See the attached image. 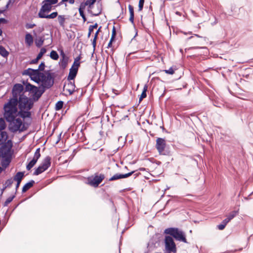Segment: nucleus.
Returning <instances> with one entry per match:
<instances>
[{
  "label": "nucleus",
  "mask_w": 253,
  "mask_h": 253,
  "mask_svg": "<svg viewBox=\"0 0 253 253\" xmlns=\"http://www.w3.org/2000/svg\"><path fill=\"white\" fill-rule=\"evenodd\" d=\"M18 103H19V116L23 119L31 118V113L30 110L33 107V100L25 95L21 96L18 100Z\"/></svg>",
  "instance_id": "nucleus-1"
},
{
  "label": "nucleus",
  "mask_w": 253,
  "mask_h": 253,
  "mask_svg": "<svg viewBox=\"0 0 253 253\" xmlns=\"http://www.w3.org/2000/svg\"><path fill=\"white\" fill-rule=\"evenodd\" d=\"M18 103L15 99H10L3 106V117L6 121H10L13 117L19 116L17 109Z\"/></svg>",
  "instance_id": "nucleus-2"
},
{
  "label": "nucleus",
  "mask_w": 253,
  "mask_h": 253,
  "mask_svg": "<svg viewBox=\"0 0 253 253\" xmlns=\"http://www.w3.org/2000/svg\"><path fill=\"white\" fill-rule=\"evenodd\" d=\"M164 233L173 237L176 240L187 243L185 233L177 228H168L165 230Z\"/></svg>",
  "instance_id": "nucleus-3"
},
{
  "label": "nucleus",
  "mask_w": 253,
  "mask_h": 253,
  "mask_svg": "<svg viewBox=\"0 0 253 253\" xmlns=\"http://www.w3.org/2000/svg\"><path fill=\"white\" fill-rule=\"evenodd\" d=\"M7 122L9 123V129L12 132H16L18 131L22 132L25 129L24 125L19 118L13 117L12 120Z\"/></svg>",
  "instance_id": "nucleus-4"
},
{
  "label": "nucleus",
  "mask_w": 253,
  "mask_h": 253,
  "mask_svg": "<svg viewBox=\"0 0 253 253\" xmlns=\"http://www.w3.org/2000/svg\"><path fill=\"white\" fill-rule=\"evenodd\" d=\"M25 88L27 91H29L31 93V99L33 101H38L45 91L44 89L40 86L37 87L29 83L26 85Z\"/></svg>",
  "instance_id": "nucleus-5"
},
{
  "label": "nucleus",
  "mask_w": 253,
  "mask_h": 253,
  "mask_svg": "<svg viewBox=\"0 0 253 253\" xmlns=\"http://www.w3.org/2000/svg\"><path fill=\"white\" fill-rule=\"evenodd\" d=\"M41 85L40 86L42 89L45 90L50 88L54 84V80L50 73H48L46 75L42 73L40 78V82Z\"/></svg>",
  "instance_id": "nucleus-6"
},
{
  "label": "nucleus",
  "mask_w": 253,
  "mask_h": 253,
  "mask_svg": "<svg viewBox=\"0 0 253 253\" xmlns=\"http://www.w3.org/2000/svg\"><path fill=\"white\" fill-rule=\"evenodd\" d=\"M43 73L39 71V70L28 68L23 71V75L29 76L31 79L35 82L39 84L40 78Z\"/></svg>",
  "instance_id": "nucleus-7"
},
{
  "label": "nucleus",
  "mask_w": 253,
  "mask_h": 253,
  "mask_svg": "<svg viewBox=\"0 0 253 253\" xmlns=\"http://www.w3.org/2000/svg\"><path fill=\"white\" fill-rule=\"evenodd\" d=\"M165 251L168 253L176 252V247L172 237L166 236L165 238Z\"/></svg>",
  "instance_id": "nucleus-8"
},
{
  "label": "nucleus",
  "mask_w": 253,
  "mask_h": 253,
  "mask_svg": "<svg viewBox=\"0 0 253 253\" xmlns=\"http://www.w3.org/2000/svg\"><path fill=\"white\" fill-rule=\"evenodd\" d=\"M24 87L23 86L20 84H16L14 85L12 90V98L11 99H15L18 103V100L21 96H25L23 93Z\"/></svg>",
  "instance_id": "nucleus-9"
},
{
  "label": "nucleus",
  "mask_w": 253,
  "mask_h": 253,
  "mask_svg": "<svg viewBox=\"0 0 253 253\" xmlns=\"http://www.w3.org/2000/svg\"><path fill=\"white\" fill-rule=\"evenodd\" d=\"M80 62L79 59H75L73 65L70 69L69 75L67 78L68 81L74 80L77 76L78 68L80 66Z\"/></svg>",
  "instance_id": "nucleus-10"
},
{
  "label": "nucleus",
  "mask_w": 253,
  "mask_h": 253,
  "mask_svg": "<svg viewBox=\"0 0 253 253\" xmlns=\"http://www.w3.org/2000/svg\"><path fill=\"white\" fill-rule=\"evenodd\" d=\"M42 5L38 13V16L39 18L42 17L44 15L49 12L51 10L52 7V4L49 2H46L44 0L42 1Z\"/></svg>",
  "instance_id": "nucleus-11"
},
{
  "label": "nucleus",
  "mask_w": 253,
  "mask_h": 253,
  "mask_svg": "<svg viewBox=\"0 0 253 253\" xmlns=\"http://www.w3.org/2000/svg\"><path fill=\"white\" fill-rule=\"evenodd\" d=\"M12 146V143L11 141L8 140L6 144H4L1 147L0 151L1 157L5 158L9 155Z\"/></svg>",
  "instance_id": "nucleus-12"
},
{
  "label": "nucleus",
  "mask_w": 253,
  "mask_h": 253,
  "mask_svg": "<svg viewBox=\"0 0 253 253\" xmlns=\"http://www.w3.org/2000/svg\"><path fill=\"white\" fill-rule=\"evenodd\" d=\"M104 178V175L100 174L99 175H95L92 178L88 179V184L92 186L96 187Z\"/></svg>",
  "instance_id": "nucleus-13"
},
{
  "label": "nucleus",
  "mask_w": 253,
  "mask_h": 253,
  "mask_svg": "<svg viewBox=\"0 0 253 253\" xmlns=\"http://www.w3.org/2000/svg\"><path fill=\"white\" fill-rule=\"evenodd\" d=\"M40 157H41L40 148H39L36 149L33 159L27 165L26 169L28 170L31 169L34 166V165L36 164L37 161L40 158Z\"/></svg>",
  "instance_id": "nucleus-14"
},
{
  "label": "nucleus",
  "mask_w": 253,
  "mask_h": 253,
  "mask_svg": "<svg viewBox=\"0 0 253 253\" xmlns=\"http://www.w3.org/2000/svg\"><path fill=\"white\" fill-rule=\"evenodd\" d=\"M166 143L164 139L158 138L156 140V147L160 154H162L166 147Z\"/></svg>",
  "instance_id": "nucleus-15"
},
{
  "label": "nucleus",
  "mask_w": 253,
  "mask_h": 253,
  "mask_svg": "<svg viewBox=\"0 0 253 253\" xmlns=\"http://www.w3.org/2000/svg\"><path fill=\"white\" fill-rule=\"evenodd\" d=\"M75 84L74 82L68 81V83H65L64 85V89L69 92V94H72L75 91Z\"/></svg>",
  "instance_id": "nucleus-16"
},
{
  "label": "nucleus",
  "mask_w": 253,
  "mask_h": 253,
  "mask_svg": "<svg viewBox=\"0 0 253 253\" xmlns=\"http://www.w3.org/2000/svg\"><path fill=\"white\" fill-rule=\"evenodd\" d=\"M134 171H132L130 172H128L126 174H120V173H116L114 174L112 177H111L109 180V181H114L116 180H118L121 178H127L130 175H131L133 173H134Z\"/></svg>",
  "instance_id": "nucleus-17"
},
{
  "label": "nucleus",
  "mask_w": 253,
  "mask_h": 253,
  "mask_svg": "<svg viewBox=\"0 0 253 253\" xmlns=\"http://www.w3.org/2000/svg\"><path fill=\"white\" fill-rule=\"evenodd\" d=\"M62 58L60 59L59 64L60 66L63 69H65L68 63V57L65 55L63 51L61 53Z\"/></svg>",
  "instance_id": "nucleus-18"
},
{
  "label": "nucleus",
  "mask_w": 253,
  "mask_h": 253,
  "mask_svg": "<svg viewBox=\"0 0 253 253\" xmlns=\"http://www.w3.org/2000/svg\"><path fill=\"white\" fill-rule=\"evenodd\" d=\"M50 158L49 156H47L44 158L42 163L40 165L44 171L46 170L50 166Z\"/></svg>",
  "instance_id": "nucleus-19"
},
{
  "label": "nucleus",
  "mask_w": 253,
  "mask_h": 253,
  "mask_svg": "<svg viewBox=\"0 0 253 253\" xmlns=\"http://www.w3.org/2000/svg\"><path fill=\"white\" fill-rule=\"evenodd\" d=\"M101 6L99 4H97V10H92L91 9H88V12L91 14L93 16H98L101 12Z\"/></svg>",
  "instance_id": "nucleus-20"
},
{
  "label": "nucleus",
  "mask_w": 253,
  "mask_h": 253,
  "mask_svg": "<svg viewBox=\"0 0 253 253\" xmlns=\"http://www.w3.org/2000/svg\"><path fill=\"white\" fill-rule=\"evenodd\" d=\"M66 16L64 15H60L58 16L57 20L59 24V25L62 27H65V23L66 20Z\"/></svg>",
  "instance_id": "nucleus-21"
},
{
  "label": "nucleus",
  "mask_w": 253,
  "mask_h": 253,
  "mask_svg": "<svg viewBox=\"0 0 253 253\" xmlns=\"http://www.w3.org/2000/svg\"><path fill=\"white\" fill-rule=\"evenodd\" d=\"M25 43L28 46H31L33 43V38L32 36L29 33L26 34Z\"/></svg>",
  "instance_id": "nucleus-22"
},
{
  "label": "nucleus",
  "mask_w": 253,
  "mask_h": 253,
  "mask_svg": "<svg viewBox=\"0 0 253 253\" xmlns=\"http://www.w3.org/2000/svg\"><path fill=\"white\" fill-rule=\"evenodd\" d=\"M35 183V181L33 180H31L30 182L27 183L26 184L24 185L22 188V192L25 193L28 190H29L30 188H31L34 184Z\"/></svg>",
  "instance_id": "nucleus-23"
},
{
  "label": "nucleus",
  "mask_w": 253,
  "mask_h": 253,
  "mask_svg": "<svg viewBox=\"0 0 253 253\" xmlns=\"http://www.w3.org/2000/svg\"><path fill=\"white\" fill-rule=\"evenodd\" d=\"M58 16L57 12H53L50 14H45L41 18L54 19Z\"/></svg>",
  "instance_id": "nucleus-24"
},
{
  "label": "nucleus",
  "mask_w": 253,
  "mask_h": 253,
  "mask_svg": "<svg viewBox=\"0 0 253 253\" xmlns=\"http://www.w3.org/2000/svg\"><path fill=\"white\" fill-rule=\"evenodd\" d=\"M0 55L4 58H7L9 55V52L1 45H0Z\"/></svg>",
  "instance_id": "nucleus-25"
},
{
  "label": "nucleus",
  "mask_w": 253,
  "mask_h": 253,
  "mask_svg": "<svg viewBox=\"0 0 253 253\" xmlns=\"http://www.w3.org/2000/svg\"><path fill=\"white\" fill-rule=\"evenodd\" d=\"M44 39L42 37H39L35 41V44L38 47L42 46L43 43Z\"/></svg>",
  "instance_id": "nucleus-26"
},
{
  "label": "nucleus",
  "mask_w": 253,
  "mask_h": 253,
  "mask_svg": "<svg viewBox=\"0 0 253 253\" xmlns=\"http://www.w3.org/2000/svg\"><path fill=\"white\" fill-rule=\"evenodd\" d=\"M24 172H18L16 175L14 176L13 178V180L15 181L17 180H22L23 177H24Z\"/></svg>",
  "instance_id": "nucleus-27"
},
{
  "label": "nucleus",
  "mask_w": 253,
  "mask_h": 253,
  "mask_svg": "<svg viewBox=\"0 0 253 253\" xmlns=\"http://www.w3.org/2000/svg\"><path fill=\"white\" fill-rule=\"evenodd\" d=\"M1 138L0 139V143H2V141H5L8 138V135L6 132L1 131L0 133Z\"/></svg>",
  "instance_id": "nucleus-28"
},
{
  "label": "nucleus",
  "mask_w": 253,
  "mask_h": 253,
  "mask_svg": "<svg viewBox=\"0 0 253 253\" xmlns=\"http://www.w3.org/2000/svg\"><path fill=\"white\" fill-rule=\"evenodd\" d=\"M43 171H44V169L42 168V167L41 166H39L38 167V168H37L35 169V171H34L33 174L35 175H38L42 173Z\"/></svg>",
  "instance_id": "nucleus-29"
},
{
  "label": "nucleus",
  "mask_w": 253,
  "mask_h": 253,
  "mask_svg": "<svg viewBox=\"0 0 253 253\" xmlns=\"http://www.w3.org/2000/svg\"><path fill=\"white\" fill-rule=\"evenodd\" d=\"M50 57L53 60H57L59 58V56L56 51L52 50L50 53Z\"/></svg>",
  "instance_id": "nucleus-30"
},
{
  "label": "nucleus",
  "mask_w": 253,
  "mask_h": 253,
  "mask_svg": "<svg viewBox=\"0 0 253 253\" xmlns=\"http://www.w3.org/2000/svg\"><path fill=\"white\" fill-rule=\"evenodd\" d=\"M4 118H0V131H2L6 127V124L4 120Z\"/></svg>",
  "instance_id": "nucleus-31"
},
{
  "label": "nucleus",
  "mask_w": 253,
  "mask_h": 253,
  "mask_svg": "<svg viewBox=\"0 0 253 253\" xmlns=\"http://www.w3.org/2000/svg\"><path fill=\"white\" fill-rule=\"evenodd\" d=\"M96 0H87L85 3H86V5L88 6V9L92 8V5L95 2Z\"/></svg>",
  "instance_id": "nucleus-32"
},
{
  "label": "nucleus",
  "mask_w": 253,
  "mask_h": 253,
  "mask_svg": "<svg viewBox=\"0 0 253 253\" xmlns=\"http://www.w3.org/2000/svg\"><path fill=\"white\" fill-rule=\"evenodd\" d=\"M97 26H98L97 24L95 23L94 25H90L89 27L88 33V35H87V37L88 38L90 36V35H91V33L92 32L93 29H95V28H97Z\"/></svg>",
  "instance_id": "nucleus-33"
},
{
  "label": "nucleus",
  "mask_w": 253,
  "mask_h": 253,
  "mask_svg": "<svg viewBox=\"0 0 253 253\" xmlns=\"http://www.w3.org/2000/svg\"><path fill=\"white\" fill-rule=\"evenodd\" d=\"M63 105V102L62 101H58L55 105V110L58 111L60 110Z\"/></svg>",
  "instance_id": "nucleus-34"
},
{
  "label": "nucleus",
  "mask_w": 253,
  "mask_h": 253,
  "mask_svg": "<svg viewBox=\"0 0 253 253\" xmlns=\"http://www.w3.org/2000/svg\"><path fill=\"white\" fill-rule=\"evenodd\" d=\"M14 197H15V196L13 195L12 196H11V197H9V198H8L6 199V200L5 201V202L4 203L3 206L4 207L7 206L13 200V199L14 198Z\"/></svg>",
  "instance_id": "nucleus-35"
},
{
  "label": "nucleus",
  "mask_w": 253,
  "mask_h": 253,
  "mask_svg": "<svg viewBox=\"0 0 253 253\" xmlns=\"http://www.w3.org/2000/svg\"><path fill=\"white\" fill-rule=\"evenodd\" d=\"M46 49L44 48H42L41 49L40 52L38 54L37 56V58H38L39 59H40L43 56V55L46 52Z\"/></svg>",
  "instance_id": "nucleus-36"
},
{
  "label": "nucleus",
  "mask_w": 253,
  "mask_h": 253,
  "mask_svg": "<svg viewBox=\"0 0 253 253\" xmlns=\"http://www.w3.org/2000/svg\"><path fill=\"white\" fill-rule=\"evenodd\" d=\"M237 214V211H232L231 212L229 215L227 216V217H228L229 219H230V220H231L232 219H233Z\"/></svg>",
  "instance_id": "nucleus-37"
},
{
  "label": "nucleus",
  "mask_w": 253,
  "mask_h": 253,
  "mask_svg": "<svg viewBox=\"0 0 253 253\" xmlns=\"http://www.w3.org/2000/svg\"><path fill=\"white\" fill-rule=\"evenodd\" d=\"M13 182V180L11 178L7 180L5 183V187L10 186Z\"/></svg>",
  "instance_id": "nucleus-38"
},
{
  "label": "nucleus",
  "mask_w": 253,
  "mask_h": 253,
  "mask_svg": "<svg viewBox=\"0 0 253 253\" xmlns=\"http://www.w3.org/2000/svg\"><path fill=\"white\" fill-rule=\"evenodd\" d=\"M164 71L166 73L169 75H172L174 73V71L172 67H170L168 70H165Z\"/></svg>",
  "instance_id": "nucleus-39"
},
{
  "label": "nucleus",
  "mask_w": 253,
  "mask_h": 253,
  "mask_svg": "<svg viewBox=\"0 0 253 253\" xmlns=\"http://www.w3.org/2000/svg\"><path fill=\"white\" fill-rule=\"evenodd\" d=\"M144 3V0H139V5H138V7H139L138 10L139 11L142 10L143 7Z\"/></svg>",
  "instance_id": "nucleus-40"
},
{
  "label": "nucleus",
  "mask_w": 253,
  "mask_h": 253,
  "mask_svg": "<svg viewBox=\"0 0 253 253\" xmlns=\"http://www.w3.org/2000/svg\"><path fill=\"white\" fill-rule=\"evenodd\" d=\"M86 6H87L86 3L85 2L81 3L79 9V11H80V10L84 11V9Z\"/></svg>",
  "instance_id": "nucleus-41"
},
{
  "label": "nucleus",
  "mask_w": 253,
  "mask_h": 253,
  "mask_svg": "<svg viewBox=\"0 0 253 253\" xmlns=\"http://www.w3.org/2000/svg\"><path fill=\"white\" fill-rule=\"evenodd\" d=\"M45 65L44 62H42L39 66V68L37 70H39V71H42L44 70Z\"/></svg>",
  "instance_id": "nucleus-42"
},
{
  "label": "nucleus",
  "mask_w": 253,
  "mask_h": 253,
  "mask_svg": "<svg viewBox=\"0 0 253 253\" xmlns=\"http://www.w3.org/2000/svg\"><path fill=\"white\" fill-rule=\"evenodd\" d=\"M128 9H129V12L130 13V16L134 15V10H133V6L129 4V5H128Z\"/></svg>",
  "instance_id": "nucleus-43"
},
{
  "label": "nucleus",
  "mask_w": 253,
  "mask_h": 253,
  "mask_svg": "<svg viewBox=\"0 0 253 253\" xmlns=\"http://www.w3.org/2000/svg\"><path fill=\"white\" fill-rule=\"evenodd\" d=\"M35 26H36V24H31V23H27L25 25V27L27 29H32Z\"/></svg>",
  "instance_id": "nucleus-44"
},
{
  "label": "nucleus",
  "mask_w": 253,
  "mask_h": 253,
  "mask_svg": "<svg viewBox=\"0 0 253 253\" xmlns=\"http://www.w3.org/2000/svg\"><path fill=\"white\" fill-rule=\"evenodd\" d=\"M79 13L80 16L82 17L84 22L86 21V18L85 16V15L84 14V11L80 10V11H79Z\"/></svg>",
  "instance_id": "nucleus-45"
},
{
  "label": "nucleus",
  "mask_w": 253,
  "mask_h": 253,
  "mask_svg": "<svg viewBox=\"0 0 253 253\" xmlns=\"http://www.w3.org/2000/svg\"><path fill=\"white\" fill-rule=\"evenodd\" d=\"M147 96L146 93L144 91H142L140 97L139 98V101H141L143 98H145Z\"/></svg>",
  "instance_id": "nucleus-46"
},
{
  "label": "nucleus",
  "mask_w": 253,
  "mask_h": 253,
  "mask_svg": "<svg viewBox=\"0 0 253 253\" xmlns=\"http://www.w3.org/2000/svg\"><path fill=\"white\" fill-rule=\"evenodd\" d=\"M115 37H116V30H115V27H114L113 29V31H112V36H111L112 39H115Z\"/></svg>",
  "instance_id": "nucleus-47"
},
{
  "label": "nucleus",
  "mask_w": 253,
  "mask_h": 253,
  "mask_svg": "<svg viewBox=\"0 0 253 253\" xmlns=\"http://www.w3.org/2000/svg\"><path fill=\"white\" fill-rule=\"evenodd\" d=\"M40 59L38 58H36V59H34L32 60H31L30 62V64H36L38 61Z\"/></svg>",
  "instance_id": "nucleus-48"
},
{
  "label": "nucleus",
  "mask_w": 253,
  "mask_h": 253,
  "mask_svg": "<svg viewBox=\"0 0 253 253\" xmlns=\"http://www.w3.org/2000/svg\"><path fill=\"white\" fill-rule=\"evenodd\" d=\"M9 164V161L8 160H6L5 162H2V167H4L6 168Z\"/></svg>",
  "instance_id": "nucleus-49"
},
{
  "label": "nucleus",
  "mask_w": 253,
  "mask_h": 253,
  "mask_svg": "<svg viewBox=\"0 0 253 253\" xmlns=\"http://www.w3.org/2000/svg\"><path fill=\"white\" fill-rule=\"evenodd\" d=\"M217 228L219 230H222L224 229L225 226H224V225H222L221 224H220L217 225Z\"/></svg>",
  "instance_id": "nucleus-50"
},
{
  "label": "nucleus",
  "mask_w": 253,
  "mask_h": 253,
  "mask_svg": "<svg viewBox=\"0 0 253 253\" xmlns=\"http://www.w3.org/2000/svg\"><path fill=\"white\" fill-rule=\"evenodd\" d=\"M114 40V39H112V38H111L110 42L108 44L107 48H110L112 46V42Z\"/></svg>",
  "instance_id": "nucleus-51"
},
{
  "label": "nucleus",
  "mask_w": 253,
  "mask_h": 253,
  "mask_svg": "<svg viewBox=\"0 0 253 253\" xmlns=\"http://www.w3.org/2000/svg\"><path fill=\"white\" fill-rule=\"evenodd\" d=\"M96 40H97V38H96V37H94V39L93 40V42H92V43L94 49L95 48V46H96Z\"/></svg>",
  "instance_id": "nucleus-52"
},
{
  "label": "nucleus",
  "mask_w": 253,
  "mask_h": 253,
  "mask_svg": "<svg viewBox=\"0 0 253 253\" xmlns=\"http://www.w3.org/2000/svg\"><path fill=\"white\" fill-rule=\"evenodd\" d=\"M14 2V0H9L7 2L6 5V8H8V6L11 3H13Z\"/></svg>",
  "instance_id": "nucleus-53"
},
{
  "label": "nucleus",
  "mask_w": 253,
  "mask_h": 253,
  "mask_svg": "<svg viewBox=\"0 0 253 253\" xmlns=\"http://www.w3.org/2000/svg\"><path fill=\"white\" fill-rule=\"evenodd\" d=\"M230 219H229L228 217L224 219L222 221L225 223V224L227 225V224L230 221Z\"/></svg>",
  "instance_id": "nucleus-54"
},
{
  "label": "nucleus",
  "mask_w": 253,
  "mask_h": 253,
  "mask_svg": "<svg viewBox=\"0 0 253 253\" xmlns=\"http://www.w3.org/2000/svg\"><path fill=\"white\" fill-rule=\"evenodd\" d=\"M230 219H229L228 217L224 219L222 221L225 223V224L227 225V224L230 221Z\"/></svg>",
  "instance_id": "nucleus-55"
},
{
  "label": "nucleus",
  "mask_w": 253,
  "mask_h": 253,
  "mask_svg": "<svg viewBox=\"0 0 253 253\" xmlns=\"http://www.w3.org/2000/svg\"><path fill=\"white\" fill-rule=\"evenodd\" d=\"M230 219H229L228 217L224 219L222 221L225 223V224L227 225V224L230 221Z\"/></svg>",
  "instance_id": "nucleus-56"
},
{
  "label": "nucleus",
  "mask_w": 253,
  "mask_h": 253,
  "mask_svg": "<svg viewBox=\"0 0 253 253\" xmlns=\"http://www.w3.org/2000/svg\"><path fill=\"white\" fill-rule=\"evenodd\" d=\"M129 21L132 23H133L134 22V15H130L129 17Z\"/></svg>",
  "instance_id": "nucleus-57"
},
{
  "label": "nucleus",
  "mask_w": 253,
  "mask_h": 253,
  "mask_svg": "<svg viewBox=\"0 0 253 253\" xmlns=\"http://www.w3.org/2000/svg\"><path fill=\"white\" fill-rule=\"evenodd\" d=\"M101 28V27H100L99 28V29H98V30H97V31H96V32L95 33V35H94V37H96V38H97V36H98V33H99V32L100 31V30Z\"/></svg>",
  "instance_id": "nucleus-58"
},
{
  "label": "nucleus",
  "mask_w": 253,
  "mask_h": 253,
  "mask_svg": "<svg viewBox=\"0 0 253 253\" xmlns=\"http://www.w3.org/2000/svg\"><path fill=\"white\" fill-rule=\"evenodd\" d=\"M147 90V86L146 85H145L144 86L143 91H145V92L146 93Z\"/></svg>",
  "instance_id": "nucleus-59"
},
{
  "label": "nucleus",
  "mask_w": 253,
  "mask_h": 253,
  "mask_svg": "<svg viewBox=\"0 0 253 253\" xmlns=\"http://www.w3.org/2000/svg\"><path fill=\"white\" fill-rule=\"evenodd\" d=\"M70 4H74L75 3V0H68Z\"/></svg>",
  "instance_id": "nucleus-60"
},
{
  "label": "nucleus",
  "mask_w": 253,
  "mask_h": 253,
  "mask_svg": "<svg viewBox=\"0 0 253 253\" xmlns=\"http://www.w3.org/2000/svg\"><path fill=\"white\" fill-rule=\"evenodd\" d=\"M194 36L197 37H198V38H204V39H206V38H205V37H201V36H199V35H197V34H195V35H194Z\"/></svg>",
  "instance_id": "nucleus-61"
},
{
  "label": "nucleus",
  "mask_w": 253,
  "mask_h": 253,
  "mask_svg": "<svg viewBox=\"0 0 253 253\" xmlns=\"http://www.w3.org/2000/svg\"><path fill=\"white\" fill-rule=\"evenodd\" d=\"M6 20L4 18H0V22H5Z\"/></svg>",
  "instance_id": "nucleus-62"
},
{
  "label": "nucleus",
  "mask_w": 253,
  "mask_h": 253,
  "mask_svg": "<svg viewBox=\"0 0 253 253\" xmlns=\"http://www.w3.org/2000/svg\"><path fill=\"white\" fill-rule=\"evenodd\" d=\"M68 0H62V1L59 3V4H61L63 2H67Z\"/></svg>",
  "instance_id": "nucleus-63"
},
{
  "label": "nucleus",
  "mask_w": 253,
  "mask_h": 253,
  "mask_svg": "<svg viewBox=\"0 0 253 253\" xmlns=\"http://www.w3.org/2000/svg\"><path fill=\"white\" fill-rule=\"evenodd\" d=\"M19 185H20V184H18V183L16 184V190H17V189L19 187Z\"/></svg>",
  "instance_id": "nucleus-64"
}]
</instances>
